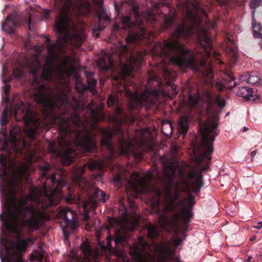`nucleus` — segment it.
<instances>
[{
  "label": "nucleus",
  "instance_id": "obj_1",
  "mask_svg": "<svg viewBox=\"0 0 262 262\" xmlns=\"http://www.w3.org/2000/svg\"><path fill=\"white\" fill-rule=\"evenodd\" d=\"M176 3L183 13L182 24L172 34V40L165 42L162 52L180 68L200 71V68L205 66V59L212 54L213 45L198 14L207 19L206 23L210 29L215 28L216 23L209 21L207 12L197 2L176 0Z\"/></svg>",
  "mask_w": 262,
  "mask_h": 262
},
{
  "label": "nucleus",
  "instance_id": "obj_2",
  "mask_svg": "<svg viewBox=\"0 0 262 262\" xmlns=\"http://www.w3.org/2000/svg\"><path fill=\"white\" fill-rule=\"evenodd\" d=\"M17 187L21 191L22 178L21 176L14 173L7 181L6 190L8 199L15 203L14 211L9 210L8 218L6 217L4 212L2 213L0 219L4 222L6 228L10 232L16 231L20 220L24 226L32 231L37 230L45 222L46 214L32 205H27L28 199L23 194L17 203H16Z\"/></svg>",
  "mask_w": 262,
  "mask_h": 262
},
{
  "label": "nucleus",
  "instance_id": "obj_3",
  "mask_svg": "<svg viewBox=\"0 0 262 262\" xmlns=\"http://www.w3.org/2000/svg\"><path fill=\"white\" fill-rule=\"evenodd\" d=\"M165 175L167 181L165 191L166 211L173 213V220L178 223L181 220L184 226V231H187L188 224L192 218L193 205L195 204V198L189 195L186 199L181 200L180 195L181 189L176 180L175 174L178 167L177 163L165 164Z\"/></svg>",
  "mask_w": 262,
  "mask_h": 262
},
{
  "label": "nucleus",
  "instance_id": "obj_4",
  "mask_svg": "<svg viewBox=\"0 0 262 262\" xmlns=\"http://www.w3.org/2000/svg\"><path fill=\"white\" fill-rule=\"evenodd\" d=\"M72 0H54V5L59 12L55 28L58 33L57 39L54 43H50V39L47 37L45 43L47 51L51 57H54L56 51H59L64 46V43L70 39L76 46H80L85 37V34L78 30L77 24L69 16L70 8Z\"/></svg>",
  "mask_w": 262,
  "mask_h": 262
},
{
  "label": "nucleus",
  "instance_id": "obj_5",
  "mask_svg": "<svg viewBox=\"0 0 262 262\" xmlns=\"http://www.w3.org/2000/svg\"><path fill=\"white\" fill-rule=\"evenodd\" d=\"M218 123L214 121L206 122L202 128V150L198 155L195 154L194 162L202 170L208 168L213 152V142L219 131L217 130Z\"/></svg>",
  "mask_w": 262,
  "mask_h": 262
},
{
  "label": "nucleus",
  "instance_id": "obj_6",
  "mask_svg": "<svg viewBox=\"0 0 262 262\" xmlns=\"http://www.w3.org/2000/svg\"><path fill=\"white\" fill-rule=\"evenodd\" d=\"M10 114L14 116L15 120H23L25 125L28 127V134L31 138H34L37 134V130L41 126L40 119L37 117V112L31 111L27 108L25 103L22 101L17 103L13 102L10 108Z\"/></svg>",
  "mask_w": 262,
  "mask_h": 262
},
{
  "label": "nucleus",
  "instance_id": "obj_7",
  "mask_svg": "<svg viewBox=\"0 0 262 262\" xmlns=\"http://www.w3.org/2000/svg\"><path fill=\"white\" fill-rule=\"evenodd\" d=\"M56 121L58 125L59 134L60 137L59 144L62 147L66 148L61 155V160L64 166L69 165L74 161L75 152L70 147V143L67 138L71 131V120L63 116H59L56 118Z\"/></svg>",
  "mask_w": 262,
  "mask_h": 262
},
{
  "label": "nucleus",
  "instance_id": "obj_8",
  "mask_svg": "<svg viewBox=\"0 0 262 262\" xmlns=\"http://www.w3.org/2000/svg\"><path fill=\"white\" fill-rule=\"evenodd\" d=\"M49 168V166L42 167L45 172L42 173V176L47 177V180H50L53 185L57 184V186L55 188H48L46 186L44 187L42 195L38 199V205L43 209H46L49 206L56 205L58 203V192L65 185V183L62 179L56 178V174H47Z\"/></svg>",
  "mask_w": 262,
  "mask_h": 262
},
{
  "label": "nucleus",
  "instance_id": "obj_9",
  "mask_svg": "<svg viewBox=\"0 0 262 262\" xmlns=\"http://www.w3.org/2000/svg\"><path fill=\"white\" fill-rule=\"evenodd\" d=\"M178 174L180 182L184 185L187 191L192 192L196 194L200 193L201 188L204 186L202 174L198 173L195 171L191 170L186 173L184 170H178Z\"/></svg>",
  "mask_w": 262,
  "mask_h": 262
},
{
  "label": "nucleus",
  "instance_id": "obj_10",
  "mask_svg": "<svg viewBox=\"0 0 262 262\" xmlns=\"http://www.w3.org/2000/svg\"><path fill=\"white\" fill-rule=\"evenodd\" d=\"M125 90V94L129 99L128 108L130 112L137 110L144 105L152 103L151 96H157L158 95L157 91L152 90V89H146L140 95L126 88Z\"/></svg>",
  "mask_w": 262,
  "mask_h": 262
},
{
  "label": "nucleus",
  "instance_id": "obj_11",
  "mask_svg": "<svg viewBox=\"0 0 262 262\" xmlns=\"http://www.w3.org/2000/svg\"><path fill=\"white\" fill-rule=\"evenodd\" d=\"M250 8L252 10V29L253 37L262 38V0H250Z\"/></svg>",
  "mask_w": 262,
  "mask_h": 262
},
{
  "label": "nucleus",
  "instance_id": "obj_12",
  "mask_svg": "<svg viewBox=\"0 0 262 262\" xmlns=\"http://www.w3.org/2000/svg\"><path fill=\"white\" fill-rule=\"evenodd\" d=\"M34 97L37 104L41 105L47 114L51 113L54 108V102L51 96L47 94V86L41 84L35 90Z\"/></svg>",
  "mask_w": 262,
  "mask_h": 262
},
{
  "label": "nucleus",
  "instance_id": "obj_13",
  "mask_svg": "<svg viewBox=\"0 0 262 262\" xmlns=\"http://www.w3.org/2000/svg\"><path fill=\"white\" fill-rule=\"evenodd\" d=\"M54 61L51 58L48 57L46 60L44 66H42L41 63L37 60L31 68L30 71L32 74L35 77L38 72L42 69L41 74V78L46 81H51L52 80V74L54 72Z\"/></svg>",
  "mask_w": 262,
  "mask_h": 262
},
{
  "label": "nucleus",
  "instance_id": "obj_14",
  "mask_svg": "<svg viewBox=\"0 0 262 262\" xmlns=\"http://www.w3.org/2000/svg\"><path fill=\"white\" fill-rule=\"evenodd\" d=\"M132 9L136 19V22L139 23V26L140 29V33L130 34L125 38L126 43L137 44L139 41L146 37L147 34L146 28L143 25L142 22H140V14L138 11L139 7L135 4L134 1H132Z\"/></svg>",
  "mask_w": 262,
  "mask_h": 262
},
{
  "label": "nucleus",
  "instance_id": "obj_15",
  "mask_svg": "<svg viewBox=\"0 0 262 262\" xmlns=\"http://www.w3.org/2000/svg\"><path fill=\"white\" fill-rule=\"evenodd\" d=\"M119 56L121 60L124 59L136 66L141 65L143 60L141 53L130 50L127 45H121Z\"/></svg>",
  "mask_w": 262,
  "mask_h": 262
},
{
  "label": "nucleus",
  "instance_id": "obj_16",
  "mask_svg": "<svg viewBox=\"0 0 262 262\" xmlns=\"http://www.w3.org/2000/svg\"><path fill=\"white\" fill-rule=\"evenodd\" d=\"M58 215L64 220L67 226L73 229L76 228L77 224L74 221L75 213L70 207H66L61 209L59 211Z\"/></svg>",
  "mask_w": 262,
  "mask_h": 262
},
{
  "label": "nucleus",
  "instance_id": "obj_17",
  "mask_svg": "<svg viewBox=\"0 0 262 262\" xmlns=\"http://www.w3.org/2000/svg\"><path fill=\"white\" fill-rule=\"evenodd\" d=\"M117 131L120 134L118 137V144L122 152L128 154L134 146L132 140L129 138L126 139L123 136V131L120 127L117 128Z\"/></svg>",
  "mask_w": 262,
  "mask_h": 262
},
{
  "label": "nucleus",
  "instance_id": "obj_18",
  "mask_svg": "<svg viewBox=\"0 0 262 262\" xmlns=\"http://www.w3.org/2000/svg\"><path fill=\"white\" fill-rule=\"evenodd\" d=\"M78 144L84 150L89 152H94L97 148L96 141L89 135L81 137L78 142Z\"/></svg>",
  "mask_w": 262,
  "mask_h": 262
},
{
  "label": "nucleus",
  "instance_id": "obj_19",
  "mask_svg": "<svg viewBox=\"0 0 262 262\" xmlns=\"http://www.w3.org/2000/svg\"><path fill=\"white\" fill-rule=\"evenodd\" d=\"M129 254L135 262H143L144 259V248L138 243L129 246Z\"/></svg>",
  "mask_w": 262,
  "mask_h": 262
},
{
  "label": "nucleus",
  "instance_id": "obj_20",
  "mask_svg": "<svg viewBox=\"0 0 262 262\" xmlns=\"http://www.w3.org/2000/svg\"><path fill=\"white\" fill-rule=\"evenodd\" d=\"M18 23V18L16 16L9 15L2 24V30L9 34L13 33Z\"/></svg>",
  "mask_w": 262,
  "mask_h": 262
},
{
  "label": "nucleus",
  "instance_id": "obj_21",
  "mask_svg": "<svg viewBox=\"0 0 262 262\" xmlns=\"http://www.w3.org/2000/svg\"><path fill=\"white\" fill-rule=\"evenodd\" d=\"M240 80L256 86L262 85V79L260 75L256 72H251V73H247L242 75L240 77Z\"/></svg>",
  "mask_w": 262,
  "mask_h": 262
},
{
  "label": "nucleus",
  "instance_id": "obj_22",
  "mask_svg": "<svg viewBox=\"0 0 262 262\" xmlns=\"http://www.w3.org/2000/svg\"><path fill=\"white\" fill-rule=\"evenodd\" d=\"M238 96L243 97L246 100H255L260 98L259 96L254 94L252 89L248 86H241L236 92Z\"/></svg>",
  "mask_w": 262,
  "mask_h": 262
},
{
  "label": "nucleus",
  "instance_id": "obj_23",
  "mask_svg": "<svg viewBox=\"0 0 262 262\" xmlns=\"http://www.w3.org/2000/svg\"><path fill=\"white\" fill-rule=\"evenodd\" d=\"M98 26L97 29L93 30V33L95 34L97 31H102L106 26H107L111 21L110 18L103 12H97Z\"/></svg>",
  "mask_w": 262,
  "mask_h": 262
},
{
  "label": "nucleus",
  "instance_id": "obj_24",
  "mask_svg": "<svg viewBox=\"0 0 262 262\" xmlns=\"http://www.w3.org/2000/svg\"><path fill=\"white\" fill-rule=\"evenodd\" d=\"M189 118V115L181 116L179 118L178 129L179 133L183 135H185L188 130Z\"/></svg>",
  "mask_w": 262,
  "mask_h": 262
},
{
  "label": "nucleus",
  "instance_id": "obj_25",
  "mask_svg": "<svg viewBox=\"0 0 262 262\" xmlns=\"http://www.w3.org/2000/svg\"><path fill=\"white\" fill-rule=\"evenodd\" d=\"M90 199L94 203L101 201L105 202L106 201L105 192L97 188L93 189L91 194H90Z\"/></svg>",
  "mask_w": 262,
  "mask_h": 262
},
{
  "label": "nucleus",
  "instance_id": "obj_26",
  "mask_svg": "<svg viewBox=\"0 0 262 262\" xmlns=\"http://www.w3.org/2000/svg\"><path fill=\"white\" fill-rule=\"evenodd\" d=\"M100 131L102 136L101 140L102 144L110 148H112L113 144L112 130L110 129L101 128Z\"/></svg>",
  "mask_w": 262,
  "mask_h": 262
},
{
  "label": "nucleus",
  "instance_id": "obj_27",
  "mask_svg": "<svg viewBox=\"0 0 262 262\" xmlns=\"http://www.w3.org/2000/svg\"><path fill=\"white\" fill-rule=\"evenodd\" d=\"M131 74L132 70L128 66L124 65L122 67L121 72L113 76V79L115 81H124L125 80L126 77L130 76Z\"/></svg>",
  "mask_w": 262,
  "mask_h": 262
},
{
  "label": "nucleus",
  "instance_id": "obj_28",
  "mask_svg": "<svg viewBox=\"0 0 262 262\" xmlns=\"http://www.w3.org/2000/svg\"><path fill=\"white\" fill-rule=\"evenodd\" d=\"M88 166L90 170L93 171L98 169L100 171H102L104 167L107 165L105 162L103 160L99 161L94 160L91 163H88Z\"/></svg>",
  "mask_w": 262,
  "mask_h": 262
},
{
  "label": "nucleus",
  "instance_id": "obj_29",
  "mask_svg": "<svg viewBox=\"0 0 262 262\" xmlns=\"http://www.w3.org/2000/svg\"><path fill=\"white\" fill-rule=\"evenodd\" d=\"M161 130L164 135L166 136H170L173 132L174 127L170 121L166 120L162 122Z\"/></svg>",
  "mask_w": 262,
  "mask_h": 262
},
{
  "label": "nucleus",
  "instance_id": "obj_30",
  "mask_svg": "<svg viewBox=\"0 0 262 262\" xmlns=\"http://www.w3.org/2000/svg\"><path fill=\"white\" fill-rule=\"evenodd\" d=\"M127 234L125 233L120 231H117L114 236V242L116 246H117L119 244H124L125 243L128 238Z\"/></svg>",
  "mask_w": 262,
  "mask_h": 262
},
{
  "label": "nucleus",
  "instance_id": "obj_31",
  "mask_svg": "<svg viewBox=\"0 0 262 262\" xmlns=\"http://www.w3.org/2000/svg\"><path fill=\"white\" fill-rule=\"evenodd\" d=\"M21 132V128L18 126H14L10 130V136L11 139V142L14 146L16 149L17 150L16 147V143L17 142V135Z\"/></svg>",
  "mask_w": 262,
  "mask_h": 262
},
{
  "label": "nucleus",
  "instance_id": "obj_32",
  "mask_svg": "<svg viewBox=\"0 0 262 262\" xmlns=\"http://www.w3.org/2000/svg\"><path fill=\"white\" fill-rule=\"evenodd\" d=\"M138 145L141 148H151L152 145L151 141L144 135H142L140 138H136Z\"/></svg>",
  "mask_w": 262,
  "mask_h": 262
},
{
  "label": "nucleus",
  "instance_id": "obj_33",
  "mask_svg": "<svg viewBox=\"0 0 262 262\" xmlns=\"http://www.w3.org/2000/svg\"><path fill=\"white\" fill-rule=\"evenodd\" d=\"M142 181L140 173L138 171H134L130 176V179L128 180L129 184L133 186H135Z\"/></svg>",
  "mask_w": 262,
  "mask_h": 262
},
{
  "label": "nucleus",
  "instance_id": "obj_34",
  "mask_svg": "<svg viewBox=\"0 0 262 262\" xmlns=\"http://www.w3.org/2000/svg\"><path fill=\"white\" fill-rule=\"evenodd\" d=\"M225 79V87H228L230 89H232L234 86L236 85L235 82V78L231 74H226L224 78Z\"/></svg>",
  "mask_w": 262,
  "mask_h": 262
},
{
  "label": "nucleus",
  "instance_id": "obj_35",
  "mask_svg": "<svg viewBox=\"0 0 262 262\" xmlns=\"http://www.w3.org/2000/svg\"><path fill=\"white\" fill-rule=\"evenodd\" d=\"M148 236L151 239H154L159 235L157 227L155 225L149 224L147 226Z\"/></svg>",
  "mask_w": 262,
  "mask_h": 262
},
{
  "label": "nucleus",
  "instance_id": "obj_36",
  "mask_svg": "<svg viewBox=\"0 0 262 262\" xmlns=\"http://www.w3.org/2000/svg\"><path fill=\"white\" fill-rule=\"evenodd\" d=\"M28 247L27 241L26 240H20L18 242L16 245V250L19 252H24L26 251Z\"/></svg>",
  "mask_w": 262,
  "mask_h": 262
},
{
  "label": "nucleus",
  "instance_id": "obj_37",
  "mask_svg": "<svg viewBox=\"0 0 262 262\" xmlns=\"http://www.w3.org/2000/svg\"><path fill=\"white\" fill-rule=\"evenodd\" d=\"M92 116L96 122H99L105 119V115L101 112H96L93 110L91 112Z\"/></svg>",
  "mask_w": 262,
  "mask_h": 262
},
{
  "label": "nucleus",
  "instance_id": "obj_38",
  "mask_svg": "<svg viewBox=\"0 0 262 262\" xmlns=\"http://www.w3.org/2000/svg\"><path fill=\"white\" fill-rule=\"evenodd\" d=\"M199 100V96L196 94L194 95H189L188 97V104L191 107H194L196 106Z\"/></svg>",
  "mask_w": 262,
  "mask_h": 262
},
{
  "label": "nucleus",
  "instance_id": "obj_39",
  "mask_svg": "<svg viewBox=\"0 0 262 262\" xmlns=\"http://www.w3.org/2000/svg\"><path fill=\"white\" fill-rule=\"evenodd\" d=\"M87 83L88 89L92 92L95 89L97 81L94 78L88 77L87 79Z\"/></svg>",
  "mask_w": 262,
  "mask_h": 262
},
{
  "label": "nucleus",
  "instance_id": "obj_40",
  "mask_svg": "<svg viewBox=\"0 0 262 262\" xmlns=\"http://www.w3.org/2000/svg\"><path fill=\"white\" fill-rule=\"evenodd\" d=\"M8 109L5 108L3 111L2 117L1 118V123L2 124H6L8 122Z\"/></svg>",
  "mask_w": 262,
  "mask_h": 262
},
{
  "label": "nucleus",
  "instance_id": "obj_41",
  "mask_svg": "<svg viewBox=\"0 0 262 262\" xmlns=\"http://www.w3.org/2000/svg\"><path fill=\"white\" fill-rule=\"evenodd\" d=\"M171 259V257H168L167 255L161 253L158 257L157 261L158 262H170Z\"/></svg>",
  "mask_w": 262,
  "mask_h": 262
},
{
  "label": "nucleus",
  "instance_id": "obj_42",
  "mask_svg": "<svg viewBox=\"0 0 262 262\" xmlns=\"http://www.w3.org/2000/svg\"><path fill=\"white\" fill-rule=\"evenodd\" d=\"M147 18L148 21H151L152 24L156 23V17L155 14L151 11H149L147 14Z\"/></svg>",
  "mask_w": 262,
  "mask_h": 262
},
{
  "label": "nucleus",
  "instance_id": "obj_43",
  "mask_svg": "<svg viewBox=\"0 0 262 262\" xmlns=\"http://www.w3.org/2000/svg\"><path fill=\"white\" fill-rule=\"evenodd\" d=\"M121 21L124 25L128 27H131L133 24L129 16H124L122 17Z\"/></svg>",
  "mask_w": 262,
  "mask_h": 262
},
{
  "label": "nucleus",
  "instance_id": "obj_44",
  "mask_svg": "<svg viewBox=\"0 0 262 262\" xmlns=\"http://www.w3.org/2000/svg\"><path fill=\"white\" fill-rule=\"evenodd\" d=\"M23 75V70L19 68H15L13 71V76L15 78H19Z\"/></svg>",
  "mask_w": 262,
  "mask_h": 262
},
{
  "label": "nucleus",
  "instance_id": "obj_45",
  "mask_svg": "<svg viewBox=\"0 0 262 262\" xmlns=\"http://www.w3.org/2000/svg\"><path fill=\"white\" fill-rule=\"evenodd\" d=\"M59 98L63 105H66L69 102V98L66 93H63Z\"/></svg>",
  "mask_w": 262,
  "mask_h": 262
},
{
  "label": "nucleus",
  "instance_id": "obj_46",
  "mask_svg": "<svg viewBox=\"0 0 262 262\" xmlns=\"http://www.w3.org/2000/svg\"><path fill=\"white\" fill-rule=\"evenodd\" d=\"M63 199L68 204H76L78 202V200L72 197L71 195L63 197Z\"/></svg>",
  "mask_w": 262,
  "mask_h": 262
},
{
  "label": "nucleus",
  "instance_id": "obj_47",
  "mask_svg": "<svg viewBox=\"0 0 262 262\" xmlns=\"http://www.w3.org/2000/svg\"><path fill=\"white\" fill-rule=\"evenodd\" d=\"M116 101L117 98L112 95H110L107 99V105L108 106L111 107L114 105L116 103Z\"/></svg>",
  "mask_w": 262,
  "mask_h": 262
},
{
  "label": "nucleus",
  "instance_id": "obj_48",
  "mask_svg": "<svg viewBox=\"0 0 262 262\" xmlns=\"http://www.w3.org/2000/svg\"><path fill=\"white\" fill-rule=\"evenodd\" d=\"M216 103L221 108L224 107L226 105V102L224 99H222L220 96H218L216 99Z\"/></svg>",
  "mask_w": 262,
  "mask_h": 262
},
{
  "label": "nucleus",
  "instance_id": "obj_49",
  "mask_svg": "<svg viewBox=\"0 0 262 262\" xmlns=\"http://www.w3.org/2000/svg\"><path fill=\"white\" fill-rule=\"evenodd\" d=\"M82 251L86 256L90 255L91 253V249L89 245H86L82 247Z\"/></svg>",
  "mask_w": 262,
  "mask_h": 262
},
{
  "label": "nucleus",
  "instance_id": "obj_50",
  "mask_svg": "<svg viewBox=\"0 0 262 262\" xmlns=\"http://www.w3.org/2000/svg\"><path fill=\"white\" fill-rule=\"evenodd\" d=\"M215 2L221 6H226L229 5L230 0H215Z\"/></svg>",
  "mask_w": 262,
  "mask_h": 262
},
{
  "label": "nucleus",
  "instance_id": "obj_51",
  "mask_svg": "<svg viewBox=\"0 0 262 262\" xmlns=\"http://www.w3.org/2000/svg\"><path fill=\"white\" fill-rule=\"evenodd\" d=\"M123 109L119 106H117L115 110V113L118 116H121L123 114Z\"/></svg>",
  "mask_w": 262,
  "mask_h": 262
},
{
  "label": "nucleus",
  "instance_id": "obj_52",
  "mask_svg": "<svg viewBox=\"0 0 262 262\" xmlns=\"http://www.w3.org/2000/svg\"><path fill=\"white\" fill-rule=\"evenodd\" d=\"M74 118L73 119V122L75 125H79V122L80 121V119L79 118V116L77 114L74 115Z\"/></svg>",
  "mask_w": 262,
  "mask_h": 262
},
{
  "label": "nucleus",
  "instance_id": "obj_53",
  "mask_svg": "<svg viewBox=\"0 0 262 262\" xmlns=\"http://www.w3.org/2000/svg\"><path fill=\"white\" fill-rule=\"evenodd\" d=\"M182 239L180 238H177L173 240V244L176 247H178L182 242Z\"/></svg>",
  "mask_w": 262,
  "mask_h": 262
},
{
  "label": "nucleus",
  "instance_id": "obj_54",
  "mask_svg": "<svg viewBox=\"0 0 262 262\" xmlns=\"http://www.w3.org/2000/svg\"><path fill=\"white\" fill-rule=\"evenodd\" d=\"M0 163L4 166H6L7 162L2 155H0Z\"/></svg>",
  "mask_w": 262,
  "mask_h": 262
},
{
  "label": "nucleus",
  "instance_id": "obj_55",
  "mask_svg": "<svg viewBox=\"0 0 262 262\" xmlns=\"http://www.w3.org/2000/svg\"><path fill=\"white\" fill-rule=\"evenodd\" d=\"M10 89V86L9 84H5L4 87V92L6 95H8L9 93Z\"/></svg>",
  "mask_w": 262,
  "mask_h": 262
},
{
  "label": "nucleus",
  "instance_id": "obj_56",
  "mask_svg": "<svg viewBox=\"0 0 262 262\" xmlns=\"http://www.w3.org/2000/svg\"><path fill=\"white\" fill-rule=\"evenodd\" d=\"M93 2L100 7H102L103 3V0H93Z\"/></svg>",
  "mask_w": 262,
  "mask_h": 262
},
{
  "label": "nucleus",
  "instance_id": "obj_57",
  "mask_svg": "<svg viewBox=\"0 0 262 262\" xmlns=\"http://www.w3.org/2000/svg\"><path fill=\"white\" fill-rule=\"evenodd\" d=\"M73 258L75 261V262H85L83 260H82L80 259H79L78 256L76 254L74 255V256H73Z\"/></svg>",
  "mask_w": 262,
  "mask_h": 262
},
{
  "label": "nucleus",
  "instance_id": "obj_58",
  "mask_svg": "<svg viewBox=\"0 0 262 262\" xmlns=\"http://www.w3.org/2000/svg\"><path fill=\"white\" fill-rule=\"evenodd\" d=\"M253 228L259 229L260 228H262V221L258 222L256 226H254Z\"/></svg>",
  "mask_w": 262,
  "mask_h": 262
},
{
  "label": "nucleus",
  "instance_id": "obj_59",
  "mask_svg": "<svg viewBox=\"0 0 262 262\" xmlns=\"http://www.w3.org/2000/svg\"><path fill=\"white\" fill-rule=\"evenodd\" d=\"M122 178L120 176H116L114 177V180L116 182H120L121 181Z\"/></svg>",
  "mask_w": 262,
  "mask_h": 262
},
{
  "label": "nucleus",
  "instance_id": "obj_60",
  "mask_svg": "<svg viewBox=\"0 0 262 262\" xmlns=\"http://www.w3.org/2000/svg\"><path fill=\"white\" fill-rule=\"evenodd\" d=\"M154 7L156 9H157V11H158V12L159 13V4H158V3H155V5H154ZM160 12L162 13V10H161V9H160Z\"/></svg>",
  "mask_w": 262,
  "mask_h": 262
},
{
  "label": "nucleus",
  "instance_id": "obj_61",
  "mask_svg": "<svg viewBox=\"0 0 262 262\" xmlns=\"http://www.w3.org/2000/svg\"><path fill=\"white\" fill-rule=\"evenodd\" d=\"M44 13H45V15L46 17L47 18L50 15V11H49L48 10H45L44 11Z\"/></svg>",
  "mask_w": 262,
  "mask_h": 262
},
{
  "label": "nucleus",
  "instance_id": "obj_62",
  "mask_svg": "<svg viewBox=\"0 0 262 262\" xmlns=\"http://www.w3.org/2000/svg\"><path fill=\"white\" fill-rule=\"evenodd\" d=\"M256 154V151H253L250 153L251 159H252Z\"/></svg>",
  "mask_w": 262,
  "mask_h": 262
},
{
  "label": "nucleus",
  "instance_id": "obj_63",
  "mask_svg": "<svg viewBox=\"0 0 262 262\" xmlns=\"http://www.w3.org/2000/svg\"><path fill=\"white\" fill-rule=\"evenodd\" d=\"M84 219L86 221H88L90 219V215L88 213L85 214Z\"/></svg>",
  "mask_w": 262,
  "mask_h": 262
},
{
  "label": "nucleus",
  "instance_id": "obj_64",
  "mask_svg": "<svg viewBox=\"0 0 262 262\" xmlns=\"http://www.w3.org/2000/svg\"><path fill=\"white\" fill-rule=\"evenodd\" d=\"M7 262H23V261L20 258H19L18 259L15 260L14 261H12L11 260L8 259Z\"/></svg>",
  "mask_w": 262,
  "mask_h": 262
}]
</instances>
